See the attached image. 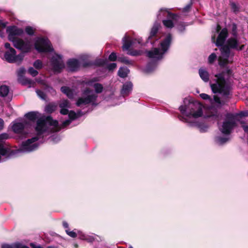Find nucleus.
Here are the masks:
<instances>
[{
  "instance_id": "nucleus-54",
  "label": "nucleus",
  "mask_w": 248,
  "mask_h": 248,
  "mask_svg": "<svg viewBox=\"0 0 248 248\" xmlns=\"http://www.w3.org/2000/svg\"><path fill=\"white\" fill-rule=\"evenodd\" d=\"M3 127L4 121L1 118H0V130H1L3 128Z\"/></svg>"
},
{
  "instance_id": "nucleus-57",
  "label": "nucleus",
  "mask_w": 248,
  "mask_h": 248,
  "mask_svg": "<svg viewBox=\"0 0 248 248\" xmlns=\"http://www.w3.org/2000/svg\"><path fill=\"white\" fill-rule=\"evenodd\" d=\"M242 127L245 131V132L248 133V125H243Z\"/></svg>"
},
{
  "instance_id": "nucleus-16",
  "label": "nucleus",
  "mask_w": 248,
  "mask_h": 248,
  "mask_svg": "<svg viewBox=\"0 0 248 248\" xmlns=\"http://www.w3.org/2000/svg\"><path fill=\"white\" fill-rule=\"evenodd\" d=\"M6 31L8 34V40L12 43L18 39V36H21L24 33L22 29L16 26L8 27Z\"/></svg>"
},
{
  "instance_id": "nucleus-52",
  "label": "nucleus",
  "mask_w": 248,
  "mask_h": 248,
  "mask_svg": "<svg viewBox=\"0 0 248 248\" xmlns=\"http://www.w3.org/2000/svg\"><path fill=\"white\" fill-rule=\"evenodd\" d=\"M192 4V2L191 1L189 3L187 4L183 9V12H187L190 8H191V6Z\"/></svg>"
},
{
  "instance_id": "nucleus-24",
  "label": "nucleus",
  "mask_w": 248,
  "mask_h": 248,
  "mask_svg": "<svg viewBox=\"0 0 248 248\" xmlns=\"http://www.w3.org/2000/svg\"><path fill=\"white\" fill-rule=\"evenodd\" d=\"M199 74L201 79L205 82L209 80V74L205 68H201L199 69Z\"/></svg>"
},
{
  "instance_id": "nucleus-15",
  "label": "nucleus",
  "mask_w": 248,
  "mask_h": 248,
  "mask_svg": "<svg viewBox=\"0 0 248 248\" xmlns=\"http://www.w3.org/2000/svg\"><path fill=\"white\" fill-rule=\"evenodd\" d=\"M50 64L54 71L60 72L65 66L62 56L59 54L53 55L50 60Z\"/></svg>"
},
{
  "instance_id": "nucleus-51",
  "label": "nucleus",
  "mask_w": 248,
  "mask_h": 248,
  "mask_svg": "<svg viewBox=\"0 0 248 248\" xmlns=\"http://www.w3.org/2000/svg\"><path fill=\"white\" fill-rule=\"evenodd\" d=\"M127 54L131 56H138L140 55V51L138 50L129 51Z\"/></svg>"
},
{
  "instance_id": "nucleus-35",
  "label": "nucleus",
  "mask_w": 248,
  "mask_h": 248,
  "mask_svg": "<svg viewBox=\"0 0 248 248\" xmlns=\"http://www.w3.org/2000/svg\"><path fill=\"white\" fill-rule=\"evenodd\" d=\"M56 108V106L53 104H49L47 105L45 108V110L48 113H52L55 110Z\"/></svg>"
},
{
  "instance_id": "nucleus-30",
  "label": "nucleus",
  "mask_w": 248,
  "mask_h": 248,
  "mask_svg": "<svg viewBox=\"0 0 248 248\" xmlns=\"http://www.w3.org/2000/svg\"><path fill=\"white\" fill-rule=\"evenodd\" d=\"M157 63L155 62H149L146 66L145 71L147 73H150L153 71L156 67Z\"/></svg>"
},
{
  "instance_id": "nucleus-29",
  "label": "nucleus",
  "mask_w": 248,
  "mask_h": 248,
  "mask_svg": "<svg viewBox=\"0 0 248 248\" xmlns=\"http://www.w3.org/2000/svg\"><path fill=\"white\" fill-rule=\"evenodd\" d=\"M129 72V70L126 67H122L120 68L118 75L119 77L124 78L127 76Z\"/></svg>"
},
{
  "instance_id": "nucleus-40",
  "label": "nucleus",
  "mask_w": 248,
  "mask_h": 248,
  "mask_svg": "<svg viewBox=\"0 0 248 248\" xmlns=\"http://www.w3.org/2000/svg\"><path fill=\"white\" fill-rule=\"evenodd\" d=\"M217 59V56L215 53H212L209 55L208 58V63L210 64L213 63Z\"/></svg>"
},
{
  "instance_id": "nucleus-21",
  "label": "nucleus",
  "mask_w": 248,
  "mask_h": 248,
  "mask_svg": "<svg viewBox=\"0 0 248 248\" xmlns=\"http://www.w3.org/2000/svg\"><path fill=\"white\" fill-rule=\"evenodd\" d=\"M160 27V24L159 23H158V22L155 21L154 23V25L151 29L150 36L148 37V42H149L150 40V43L151 44H153L155 43L154 42H152V40L154 39V38H156L155 35L157 34L158 31ZM155 39L156 40V38H155Z\"/></svg>"
},
{
  "instance_id": "nucleus-38",
  "label": "nucleus",
  "mask_w": 248,
  "mask_h": 248,
  "mask_svg": "<svg viewBox=\"0 0 248 248\" xmlns=\"http://www.w3.org/2000/svg\"><path fill=\"white\" fill-rule=\"evenodd\" d=\"M186 25L184 22H180L177 25V29L180 32H183L185 30Z\"/></svg>"
},
{
  "instance_id": "nucleus-28",
  "label": "nucleus",
  "mask_w": 248,
  "mask_h": 248,
  "mask_svg": "<svg viewBox=\"0 0 248 248\" xmlns=\"http://www.w3.org/2000/svg\"><path fill=\"white\" fill-rule=\"evenodd\" d=\"M18 80L22 84L29 85V87H31L34 84V82L32 80L25 78V77L18 78Z\"/></svg>"
},
{
  "instance_id": "nucleus-41",
  "label": "nucleus",
  "mask_w": 248,
  "mask_h": 248,
  "mask_svg": "<svg viewBox=\"0 0 248 248\" xmlns=\"http://www.w3.org/2000/svg\"><path fill=\"white\" fill-rule=\"evenodd\" d=\"M28 72L31 76L33 77L36 76L38 74V72L32 67L29 68Z\"/></svg>"
},
{
  "instance_id": "nucleus-11",
  "label": "nucleus",
  "mask_w": 248,
  "mask_h": 248,
  "mask_svg": "<svg viewBox=\"0 0 248 248\" xmlns=\"http://www.w3.org/2000/svg\"><path fill=\"white\" fill-rule=\"evenodd\" d=\"M13 44L16 48L22 51V53L23 54L30 52L32 47L31 39L28 38L24 39L19 38L15 41Z\"/></svg>"
},
{
  "instance_id": "nucleus-5",
  "label": "nucleus",
  "mask_w": 248,
  "mask_h": 248,
  "mask_svg": "<svg viewBox=\"0 0 248 248\" xmlns=\"http://www.w3.org/2000/svg\"><path fill=\"white\" fill-rule=\"evenodd\" d=\"M236 37L233 36L229 38L226 44L220 47L221 55L218 58V63L221 67H225L229 63L232 62L234 53L231 49L237 50H241L243 49L244 46H239Z\"/></svg>"
},
{
  "instance_id": "nucleus-19",
  "label": "nucleus",
  "mask_w": 248,
  "mask_h": 248,
  "mask_svg": "<svg viewBox=\"0 0 248 248\" xmlns=\"http://www.w3.org/2000/svg\"><path fill=\"white\" fill-rule=\"evenodd\" d=\"M165 17L174 18L175 17V14H172L167 9L161 8L157 14V18L158 20H161Z\"/></svg>"
},
{
  "instance_id": "nucleus-34",
  "label": "nucleus",
  "mask_w": 248,
  "mask_h": 248,
  "mask_svg": "<svg viewBox=\"0 0 248 248\" xmlns=\"http://www.w3.org/2000/svg\"><path fill=\"white\" fill-rule=\"evenodd\" d=\"M92 63V65L94 64L97 66H104L107 63V60L102 59H97L93 63Z\"/></svg>"
},
{
  "instance_id": "nucleus-14",
  "label": "nucleus",
  "mask_w": 248,
  "mask_h": 248,
  "mask_svg": "<svg viewBox=\"0 0 248 248\" xmlns=\"http://www.w3.org/2000/svg\"><path fill=\"white\" fill-rule=\"evenodd\" d=\"M9 135L6 133L0 134V156L4 157L5 158H9L12 155V150L6 144L1 143L3 140L9 138Z\"/></svg>"
},
{
  "instance_id": "nucleus-32",
  "label": "nucleus",
  "mask_w": 248,
  "mask_h": 248,
  "mask_svg": "<svg viewBox=\"0 0 248 248\" xmlns=\"http://www.w3.org/2000/svg\"><path fill=\"white\" fill-rule=\"evenodd\" d=\"M118 61L126 64H133V62L129 60L127 57L121 56L118 58Z\"/></svg>"
},
{
  "instance_id": "nucleus-2",
  "label": "nucleus",
  "mask_w": 248,
  "mask_h": 248,
  "mask_svg": "<svg viewBox=\"0 0 248 248\" xmlns=\"http://www.w3.org/2000/svg\"><path fill=\"white\" fill-rule=\"evenodd\" d=\"M36 136L23 141L20 146L19 150L24 153H29L36 150L39 146L37 141L41 138L44 137L50 132L59 131L58 121L54 120L51 117L40 119L38 120L35 127Z\"/></svg>"
},
{
  "instance_id": "nucleus-47",
  "label": "nucleus",
  "mask_w": 248,
  "mask_h": 248,
  "mask_svg": "<svg viewBox=\"0 0 248 248\" xmlns=\"http://www.w3.org/2000/svg\"><path fill=\"white\" fill-rule=\"evenodd\" d=\"M117 64L115 63H111L107 65V68L109 71H112L116 68Z\"/></svg>"
},
{
  "instance_id": "nucleus-9",
  "label": "nucleus",
  "mask_w": 248,
  "mask_h": 248,
  "mask_svg": "<svg viewBox=\"0 0 248 248\" xmlns=\"http://www.w3.org/2000/svg\"><path fill=\"white\" fill-rule=\"evenodd\" d=\"M11 124L13 132L18 134L21 138L27 137L30 132L31 124L27 121L16 120L13 122Z\"/></svg>"
},
{
  "instance_id": "nucleus-6",
  "label": "nucleus",
  "mask_w": 248,
  "mask_h": 248,
  "mask_svg": "<svg viewBox=\"0 0 248 248\" xmlns=\"http://www.w3.org/2000/svg\"><path fill=\"white\" fill-rule=\"evenodd\" d=\"M172 39V35L170 33L167 34L159 41L158 47L146 51L147 56L155 61L163 59L170 47Z\"/></svg>"
},
{
  "instance_id": "nucleus-8",
  "label": "nucleus",
  "mask_w": 248,
  "mask_h": 248,
  "mask_svg": "<svg viewBox=\"0 0 248 248\" xmlns=\"http://www.w3.org/2000/svg\"><path fill=\"white\" fill-rule=\"evenodd\" d=\"M60 107L61 108L60 113L63 115L68 114L69 119L64 121L62 124L61 127L59 126L58 124V128L59 131L62 128H64L67 125H69L71 122L74 120L76 119L77 117L81 116L82 115L81 111H78V113H76L73 110L69 111L68 108H70V103L67 100H62L60 103Z\"/></svg>"
},
{
  "instance_id": "nucleus-60",
  "label": "nucleus",
  "mask_w": 248,
  "mask_h": 248,
  "mask_svg": "<svg viewBox=\"0 0 248 248\" xmlns=\"http://www.w3.org/2000/svg\"><path fill=\"white\" fill-rule=\"evenodd\" d=\"M128 248H133V247L132 246H129Z\"/></svg>"
},
{
  "instance_id": "nucleus-48",
  "label": "nucleus",
  "mask_w": 248,
  "mask_h": 248,
  "mask_svg": "<svg viewBox=\"0 0 248 248\" xmlns=\"http://www.w3.org/2000/svg\"><path fill=\"white\" fill-rule=\"evenodd\" d=\"M50 139L54 142H57L60 140V137L57 135H53L50 137Z\"/></svg>"
},
{
  "instance_id": "nucleus-4",
  "label": "nucleus",
  "mask_w": 248,
  "mask_h": 248,
  "mask_svg": "<svg viewBox=\"0 0 248 248\" xmlns=\"http://www.w3.org/2000/svg\"><path fill=\"white\" fill-rule=\"evenodd\" d=\"M99 81L98 78H93L85 81L86 85L93 87L95 93L89 88H86L82 92V96L79 97L76 102V105L82 107L88 104L95 105L98 97L97 93H101L103 90V85L97 82Z\"/></svg>"
},
{
  "instance_id": "nucleus-17",
  "label": "nucleus",
  "mask_w": 248,
  "mask_h": 248,
  "mask_svg": "<svg viewBox=\"0 0 248 248\" xmlns=\"http://www.w3.org/2000/svg\"><path fill=\"white\" fill-rule=\"evenodd\" d=\"M123 49L128 50L131 47H137V45L141 43L140 39H131L126 35L123 38Z\"/></svg>"
},
{
  "instance_id": "nucleus-50",
  "label": "nucleus",
  "mask_w": 248,
  "mask_h": 248,
  "mask_svg": "<svg viewBox=\"0 0 248 248\" xmlns=\"http://www.w3.org/2000/svg\"><path fill=\"white\" fill-rule=\"evenodd\" d=\"M108 59L110 61H115L117 59L116 54L114 52H112L108 57Z\"/></svg>"
},
{
  "instance_id": "nucleus-25",
  "label": "nucleus",
  "mask_w": 248,
  "mask_h": 248,
  "mask_svg": "<svg viewBox=\"0 0 248 248\" xmlns=\"http://www.w3.org/2000/svg\"><path fill=\"white\" fill-rule=\"evenodd\" d=\"M78 234L79 239L86 240L90 243L93 242L95 239L93 236L86 235L83 233L81 231H78Z\"/></svg>"
},
{
  "instance_id": "nucleus-22",
  "label": "nucleus",
  "mask_w": 248,
  "mask_h": 248,
  "mask_svg": "<svg viewBox=\"0 0 248 248\" xmlns=\"http://www.w3.org/2000/svg\"><path fill=\"white\" fill-rule=\"evenodd\" d=\"M132 87L133 85L131 82H126L123 84V87L121 89V95L123 97L128 96L132 91Z\"/></svg>"
},
{
  "instance_id": "nucleus-10",
  "label": "nucleus",
  "mask_w": 248,
  "mask_h": 248,
  "mask_svg": "<svg viewBox=\"0 0 248 248\" xmlns=\"http://www.w3.org/2000/svg\"><path fill=\"white\" fill-rule=\"evenodd\" d=\"M34 47L39 52H51L53 50L50 42L46 38H37L34 43Z\"/></svg>"
},
{
  "instance_id": "nucleus-23",
  "label": "nucleus",
  "mask_w": 248,
  "mask_h": 248,
  "mask_svg": "<svg viewBox=\"0 0 248 248\" xmlns=\"http://www.w3.org/2000/svg\"><path fill=\"white\" fill-rule=\"evenodd\" d=\"M39 115H40V114L38 112L31 111V112H29L26 113L25 115V117L27 119H28L29 120H30L31 121H34L37 119V120H38L40 119L46 118V117H41V118H40L39 119H38L39 117ZM47 117L48 116H47ZM49 117H51L50 116H49Z\"/></svg>"
},
{
  "instance_id": "nucleus-56",
  "label": "nucleus",
  "mask_w": 248,
  "mask_h": 248,
  "mask_svg": "<svg viewBox=\"0 0 248 248\" xmlns=\"http://www.w3.org/2000/svg\"><path fill=\"white\" fill-rule=\"evenodd\" d=\"M62 225H63V227L65 228V229H68V227H69V225L68 224V223L66 221H63L62 222Z\"/></svg>"
},
{
  "instance_id": "nucleus-59",
  "label": "nucleus",
  "mask_w": 248,
  "mask_h": 248,
  "mask_svg": "<svg viewBox=\"0 0 248 248\" xmlns=\"http://www.w3.org/2000/svg\"><path fill=\"white\" fill-rule=\"evenodd\" d=\"M47 248H57L55 247L54 246H48L47 247Z\"/></svg>"
},
{
  "instance_id": "nucleus-37",
  "label": "nucleus",
  "mask_w": 248,
  "mask_h": 248,
  "mask_svg": "<svg viewBox=\"0 0 248 248\" xmlns=\"http://www.w3.org/2000/svg\"><path fill=\"white\" fill-rule=\"evenodd\" d=\"M33 65L37 69H41L43 67V64L40 60H36L33 62Z\"/></svg>"
},
{
  "instance_id": "nucleus-7",
  "label": "nucleus",
  "mask_w": 248,
  "mask_h": 248,
  "mask_svg": "<svg viewBox=\"0 0 248 248\" xmlns=\"http://www.w3.org/2000/svg\"><path fill=\"white\" fill-rule=\"evenodd\" d=\"M235 126V118L233 115L229 113L226 116V119L223 124L219 126L220 131L225 136H217L215 138V143L218 145H222L230 140L229 135Z\"/></svg>"
},
{
  "instance_id": "nucleus-43",
  "label": "nucleus",
  "mask_w": 248,
  "mask_h": 248,
  "mask_svg": "<svg viewBox=\"0 0 248 248\" xmlns=\"http://www.w3.org/2000/svg\"><path fill=\"white\" fill-rule=\"evenodd\" d=\"M26 72V69L24 67L20 68L17 71V76L18 78L24 77V75Z\"/></svg>"
},
{
  "instance_id": "nucleus-36",
  "label": "nucleus",
  "mask_w": 248,
  "mask_h": 248,
  "mask_svg": "<svg viewBox=\"0 0 248 248\" xmlns=\"http://www.w3.org/2000/svg\"><path fill=\"white\" fill-rule=\"evenodd\" d=\"M232 114L233 115V114ZM233 115H234V118H235V120H236V118L238 116H239L240 117H248V110H245V111H242L238 113H237V114H233ZM235 124H236V123L235 122Z\"/></svg>"
},
{
  "instance_id": "nucleus-58",
  "label": "nucleus",
  "mask_w": 248,
  "mask_h": 248,
  "mask_svg": "<svg viewBox=\"0 0 248 248\" xmlns=\"http://www.w3.org/2000/svg\"><path fill=\"white\" fill-rule=\"evenodd\" d=\"M220 30V27H219V26H217V31H218L219 30Z\"/></svg>"
},
{
  "instance_id": "nucleus-46",
  "label": "nucleus",
  "mask_w": 248,
  "mask_h": 248,
  "mask_svg": "<svg viewBox=\"0 0 248 248\" xmlns=\"http://www.w3.org/2000/svg\"><path fill=\"white\" fill-rule=\"evenodd\" d=\"M36 93L38 95V96L39 97H40L41 99H45L46 94L44 93L43 91L39 90H37L36 91Z\"/></svg>"
},
{
  "instance_id": "nucleus-55",
  "label": "nucleus",
  "mask_w": 248,
  "mask_h": 248,
  "mask_svg": "<svg viewBox=\"0 0 248 248\" xmlns=\"http://www.w3.org/2000/svg\"><path fill=\"white\" fill-rule=\"evenodd\" d=\"M4 46H5V48L7 49V50H9L10 48H13V47H12L11 46L10 44L8 43H6L4 44Z\"/></svg>"
},
{
  "instance_id": "nucleus-33",
  "label": "nucleus",
  "mask_w": 248,
  "mask_h": 248,
  "mask_svg": "<svg viewBox=\"0 0 248 248\" xmlns=\"http://www.w3.org/2000/svg\"><path fill=\"white\" fill-rule=\"evenodd\" d=\"M78 230H76L72 231H70L69 229H66L65 230V232L67 233V234L72 238H75L78 235Z\"/></svg>"
},
{
  "instance_id": "nucleus-12",
  "label": "nucleus",
  "mask_w": 248,
  "mask_h": 248,
  "mask_svg": "<svg viewBox=\"0 0 248 248\" xmlns=\"http://www.w3.org/2000/svg\"><path fill=\"white\" fill-rule=\"evenodd\" d=\"M24 57V54L20 53L16 55V51L14 48L7 50L4 53V58L9 63L21 62Z\"/></svg>"
},
{
  "instance_id": "nucleus-53",
  "label": "nucleus",
  "mask_w": 248,
  "mask_h": 248,
  "mask_svg": "<svg viewBox=\"0 0 248 248\" xmlns=\"http://www.w3.org/2000/svg\"><path fill=\"white\" fill-rule=\"evenodd\" d=\"M30 246L31 248H43L40 245H36L33 243H31Z\"/></svg>"
},
{
  "instance_id": "nucleus-44",
  "label": "nucleus",
  "mask_w": 248,
  "mask_h": 248,
  "mask_svg": "<svg viewBox=\"0 0 248 248\" xmlns=\"http://www.w3.org/2000/svg\"><path fill=\"white\" fill-rule=\"evenodd\" d=\"M230 5L231 9L234 13H236L239 11V7L234 2H231Z\"/></svg>"
},
{
  "instance_id": "nucleus-18",
  "label": "nucleus",
  "mask_w": 248,
  "mask_h": 248,
  "mask_svg": "<svg viewBox=\"0 0 248 248\" xmlns=\"http://www.w3.org/2000/svg\"><path fill=\"white\" fill-rule=\"evenodd\" d=\"M228 36V31L226 28L223 29L219 34L215 42V36H214L212 37V39L214 42L215 43L217 46H222L225 42V41Z\"/></svg>"
},
{
  "instance_id": "nucleus-26",
  "label": "nucleus",
  "mask_w": 248,
  "mask_h": 248,
  "mask_svg": "<svg viewBox=\"0 0 248 248\" xmlns=\"http://www.w3.org/2000/svg\"><path fill=\"white\" fill-rule=\"evenodd\" d=\"M1 248H29L28 247L20 243H15L12 245L3 244Z\"/></svg>"
},
{
  "instance_id": "nucleus-20",
  "label": "nucleus",
  "mask_w": 248,
  "mask_h": 248,
  "mask_svg": "<svg viewBox=\"0 0 248 248\" xmlns=\"http://www.w3.org/2000/svg\"><path fill=\"white\" fill-rule=\"evenodd\" d=\"M179 16L175 14V17L174 18H167L162 20L163 25L167 28L171 29L174 27V24L179 20Z\"/></svg>"
},
{
  "instance_id": "nucleus-49",
  "label": "nucleus",
  "mask_w": 248,
  "mask_h": 248,
  "mask_svg": "<svg viewBox=\"0 0 248 248\" xmlns=\"http://www.w3.org/2000/svg\"><path fill=\"white\" fill-rule=\"evenodd\" d=\"M7 22H3L2 20H0V27H1L2 28H5L7 24ZM3 36V33L2 32L0 31V36L2 37Z\"/></svg>"
},
{
  "instance_id": "nucleus-13",
  "label": "nucleus",
  "mask_w": 248,
  "mask_h": 248,
  "mask_svg": "<svg viewBox=\"0 0 248 248\" xmlns=\"http://www.w3.org/2000/svg\"><path fill=\"white\" fill-rule=\"evenodd\" d=\"M91 62H85L81 63L76 59H70L67 62V66L69 71L71 72H75L78 70L81 65L83 67H87L92 66Z\"/></svg>"
},
{
  "instance_id": "nucleus-31",
  "label": "nucleus",
  "mask_w": 248,
  "mask_h": 248,
  "mask_svg": "<svg viewBox=\"0 0 248 248\" xmlns=\"http://www.w3.org/2000/svg\"><path fill=\"white\" fill-rule=\"evenodd\" d=\"M9 92V88L6 85L0 86V96L1 97L6 96Z\"/></svg>"
},
{
  "instance_id": "nucleus-3",
  "label": "nucleus",
  "mask_w": 248,
  "mask_h": 248,
  "mask_svg": "<svg viewBox=\"0 0 248 248\" xmlns=\"http://www.w3.org/2000/svg\"><path fill=\"white\" fill-rule=\"evenodd\" d=\"M184 103L179 108L183 115L179 116V119L188 123L191 126L197 127L202 133L207 132L208 126L196 120L203 115L202 105L197 102H191L187 98L184 100Z\"/></svg>"
},
{
  "instance_id": "nucleus-27",
  "label": "nucleus",
  "mask_w": 248,
  "mask_h": 248,
  "mask_svg": "<svg viewBox=\"0 0 248 248\" xmlns=\"http://www.w3.org/2000/svg\"><path fill=\"white\" fill-rule=\"evenodd\" d=\"M61 91L62 93L66 95L70 99L74 97L73 92L69 88L66 86L61 87Z\"/></svg>"
},
{
  "instance_id": "nucleus-39",
  "label": "nucleus",
  "mask_w": 248,
  "mask_h": 248,
  "mask_svg": "<svg viewBox=\"0 0 248 248\" xmlns=\"http://www.w3.org/2000/svg\"><path fill=\"white\" fill-rule=\"evenodd\" d=\"M25 32L29 35H33L35 32V29L31 26H27L25 29Z\"/></svg>"
},
{
  "instance_id": "nucleus-1",
  "label": "nucleus",
  "mask_w": 248,
  "mask_h": 248,
  "mask_svg": "<svg viewBox=\"0 0 248 248\" xmlns=\"http://www.w3.org/2000/svg\"><path fill=\"white\" fill-rule=\"evenodd\" d=\"M230 70H227L226 72H222L215 75V78L210 82V87L214 93L219 94L222 98H220L216 95L213 97L206 93H201V97L209 102L213 106L219 108L224 105L230 98L232 85L226 77V75H230Z\"/></svg>"
},
{
  "instance_id": "nucleus-42",
  "label": "nucleus",
  "mask_w": 248,
  "mask_h": 248,
  "mask_svg": "<svg viewBox=\"0 0 248 248\" xmlns=\"http://www.w3.org/2000/svg\"><path fill=\"white\" fill-rule=\"evenodd\" d=\"M232 34L234 37H237V25L234 23H233L232 25Z\"/></svg>"
},
{
  "instance_id": "nucleus-45",
  "label": "nucleus",
  "mask_w": 248,
  "mask_h": 248,
  "mask_svg": "<svg viewBox=\"0 0 248 248\" xmlns=\"http://www.w3.org/2000/svg\"><path fill=\"white\" fill-rule=\"evenodd\" d=\"M218 117V115L216 110L215 111V112L212 113L211 114L207 115L206 116V118H212L213 120H217Z\"/></svg>"
}]
</instances>
